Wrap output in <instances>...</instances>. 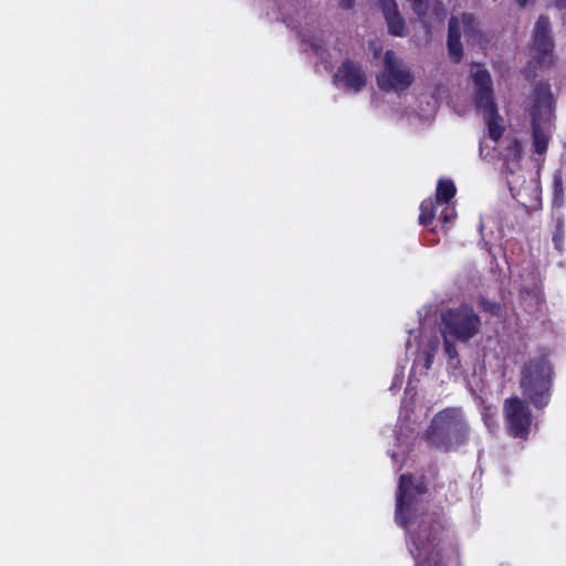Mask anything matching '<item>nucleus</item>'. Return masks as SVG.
<instances>
[{"mask_svg": "<svg viewBox=\"0 0 566 566\" xmlns=\"http://www.w3.org/2000/svg\"><path fill=\"white\" fill-rule=\"evenodd\" d=\"M447 48L449 57L453 63H460L463 57L461 43V28L458 18L451 17L448 23Z\"/></svg>", "mask_w": 566, "mask_h": 566, "instance_id": "9", "label": "nucleus"}, {"mask_svg": "<svg viewBox=\"0 0 566 566\" xmlns=\"http://www.w3.org/2000/svg\"><path fill=\"white\" fill-rule=\"evenodd\" d=\"M532 138L534 151L544 155L548 149L549 137L538 123V118H535V115L532 118Z\"/></svg>", "mask_w": 566, "mask_h": 566, "instance_id": "14", "label": "nucleus"}, {"mask_svg": "<svg viewBox=\"0 0 566 566\" xmlns=\"http://www.w3.org/2000/svg\"><path fill=\"white\" fill-rule=\"evenodd\" d=\"M463 32L469 44L482 45L486 42L484 34L479 29V22L474 14L463 13L462 15Z\"/></svg>", "mask_w": 566, "mask_h": 566, "instance_id": "12", "label": "nucleus"}, {"mask_svg": "<svg viewBox=\"0 0 566 566\" xmlns=\"http://www.w3.org/2000/svg\"><path fill=\"white\" fill-rule=\"evenodd\" d=\"M479 315L469 305L448 308L441 314V334L449 335L459 342H468L480 329Z\"/></svg>", "mask_w": 566, "mask_h": 566, "instance_id": "4", "label": "nucleus"}, {"mask_svg": "<svg viewBox=\"0 0 566 566\" xmlns=\"http://www.w3.org/2000/svg\"><path fill=\"white\" fill-rule=\"evenodd\" d=\"M549 355L548 349L539 348L521 367L518 381L521 394L538 410L545 408L552 397L555 370Z\"/></svg>", "mask_w": 566, "mask_h": 566, "instance_id": "2", "label": "nucleus"}, {"mask_svg": "<svg viewBox=\"0 0 566 566\" xmlns=\"http://www.w3.org/2000/svg\"><path fill=\"white\" fill-rule=\"evenodd\" d=\"M523 157V145L522 142L514 137L512 138L507 146L504 148V159L507 163L518 164Z\"/></svg>", "mask_w": 566, "mask_h": 566, "instance_id": "17", "label": "nucleus"}, {"mask_svg": "<svg viewBox=\"0 0 566 566\" xmlns=\"http://www.w3.org/2000/svg\"><path fill=\"white\" fill-rule=\"evenodd\" d=\"M438 202L432 199H426L420 205L419 223L429 226L436 217V206Z\"/></svg>", "mask_w": 566, "mask_h": 566, "instance_id": "18", "label": "nucleus"}, {"mask_svg": "<svg viewBox=\"0 0 566 566\" xmlns=\"http://www.w3.org/2000/svg\"><path fill=\"white\" fill-rule=\"evenodd\" d=\"M457 188L452 180L440 179L437 185L436 201L438 203H449L455 196Z\"/></svg>", "mask_w": 566, "mask_h": 566, "instance_id": "16", "label": "nucleus"}, {"mask_svg": "<svg viewBox=\"0 0 566 566\" xmlns=\"http://www.w3.org/2000/svg\"><path fill=\"white\" fill-rule=\"evenodd\" d=\"M439 468L429 464L416 478L400 474L396 496V521L407 530V546L415 559L413 566H449L458 549L454 537L441 513L424 512L417 515L422 497L429 494L430 481L437 480Z\"/></svg>", "mask_w": 566, "mask_h": 566, "instance_id": "1", "label": "nucleus"}, {"mask_svg": "<svg viewBox=\"0 0 566 566\" xmlns=\"http://www.w3.org/2000/svg\"><path fill=\"white\" fill-rule=\"evenodd\" d=\"M555 7L558 9H565L566 8V0H554Z\"/></svg>", "mask_w": 566, "mask_h": 566, "instance_id": "28", "label": "nucleus"}, {"mask_svg": "<svg viewBox=\"0 0 566 566\" xmlns=\"http://www.w3.org/2000/svg\"><path fill=\"white\" fill-rule=\"evenodd\" d=\"M483 117L488 126L489 137L494 142H499L505 130L504 126L501 124L502 117L499 112H495V114L492 113L484 115Z\"/></svg>", "mask_w": 566, "mask_h": 566, "instance_id": "15", "label": "nucleus"}, {"mask_svg": "<svg viewBox=\"0 0 566 566\" xmlns=\"http://www.w3.org/2000/svg\"><path fill=\"white\" fill-rule=\"evenodd\" d=\"M530 401L518 396H512L503 401L502 413L507 434L512 438L526 440L533 422Z\"/></svg>", "mask_w": 566, "mask_h": 566, "instance_id": "5", "label": "nucleus"}, {"mask_svg": "<svg viewBox=\"0 0 566 566\" xmlns=\"http://www.w3.org/2000/svg\"><path fill=\"white\" fill-rule=\"evenodd\" d=\"M469 436V426L461 409L446 408L432 418L424 439L436 449L450 452L465 444Z\"/></svg>", "mask_w": 566, "mask_h": 566, "instance_id": "3", "label": "nucleus"}, {"mask_svg": "<svg viewBox=\"0 0 566 566\" xmlns=\"http://www.w3.org/2000/svg\"><path fill=\"white\" fill-rule=\"evenodd\" d=\"M432 361H433V355L430 354V353H427L426 354L424 368L429 369L431 367V365H432Z\"/></svg>", "mask_w": 566, "mask_h": 566, "instance_id": "27", "label": "nucleus"}, {"mask_svg": "<svg viewBox=\"0 0 566 566\" xmlns=\"http://www.w3.org/2000/svg\"><path fill=\"white\" fill-rule=\"evenodd\" d=\"M454 217H455V212L453 211V209H450L449 207H444L443 210L441 211V214L439 218L443 223H447V222L451 221Z\"/></svg>", "mask_w": 566, "mask_h": 566, "instance_id": "24", "label": "nucleus"}, {"mask_svg": "<svg viewBox=\"0 0 566 566\" xmlns=\"http://www.w3.org/2000/svg\"><path fill=\"white\" fill-rule=\"evenodd\" d=\"M553 242L556 250L563 251L564 245V229L558 224L553 233Z\"/></svg>", "mask_w": 566, "mask_h": 566, "instance_id": "23", "label": "nucleus"}, {"mask_svg": "<svg viewBox=\"0 0 566 566\" xmlns=\"http://www.w3.org/2000/svg\"><path fill=\"white\" fill-rule=\"evenodd\" d=\"M553 201L554 205L560 206L564 200V174L560 169L553 175Z\"/></svg>", "mask_w": 566, "mask_h": 566, "instance_id": "19", "label": "nucleus"}, {"mask_svg": "<svg viewBox=\"0 0 566 566\" xmlns=\"http://www.w3.org/2000/svg\"><path fill=\"white\" fill-rule=\"evenodd\" d=\"M382 13L398 8L396 0H379Z\"/></svg>", "mask_w": 566, "mask_h": 566, "instance_id": "25", "label": "nucleus"}, {"mask_svg": "<svg viewBox=\"0 0 566 566\" xmlns=\"http://www.w3.org/2000/svg\"><path fill=\"white\" fill-rule=\"evenodd\" d=\"M474 105L482 115L495 114L499 112L497 105L494 101L493 87L475 88L474 92Z\"/></svg>", "mask_w": 566, "mask_h": 566, "instance_id": "11", "label": "nucleus"}, {"mask_svg": "<svg viewBox=\"0 0 566 566\" xmlns=\"http://www.w3.org/2000/svg\"><path fill=\"white\" fill-rule=\"evenodd\" d=\"M443 337V348L447 357L452 360L458 357V350L454 344L453 337L442 334Z\"/></svg>", "mask_w": 566, "mask_h": 566, "instance_id": "22", "label": "nucleus"}, {"mask_svg": "<svg viewBox=\"0 0 566 566\" xmlns=\"http://www.w3.org/2000/svg\"><path fill=\"white\" fill-rule=\"evenodd\" d=\"M473 83L476 88L493 87L490 72L485 69H480L473 73Z\"/></svg>", "mask_w": 566, "mask_h": 566, "instance_id": "20", "label": "nucleus"}, {"mask_svg": "<svg viewBox=\"0 0 566 566\" xmlns=\"http://www.w3.org/2000/svg\"><path fill=\"white\" fill-rule=\"evenodd\" d=\"M415 76L396 53L391 50L385 52L384 70L377 75V85L382 92L405 91L411 86Z\"/></svg>", "mask_w": 566, "mask_h": 566, "instance_id": "6", "label": "nucleus"}, {"mask_svg": "<svg viewBox=\"0 0 566 566\" xmlns=\"http://www.w3.org/2000/svg\"><path fill=\"white\" fill-rule=\"evenodd\" d=\"M354 0H338V4L342 9L348 10L354 7Z\"/></svg>", "mask_w": 566, "mask_h": 566, "instance_id": "26", "label": "nucleus"}, {"mask_svg": "<svg viewBox=\"0 0 566 566\" xmlns=\"http://www.w3.org/2000/svg\"><path fill=\"white\" fill-rule=\"evenodd\" d=\"M554 99L551 90V84L547 81H539L534 87V105L532 111V117H538V113L542 108L551 111Z\"/></svg>", "mask_w": 566, "mask_h": 566, "instance_id": "10", "label": "nucleus"}, {"mask_svg": "<svg viewBox=\"0 0 566 566\" xmlns=\"http://www.w3.org/2000/svg\"><path fill=\"white\" fill-rule=\"evenodd\" d=\"M388 27V32L395 36H405L407 34L405 19L399 9L389 10L382 13Z\"/></svg>", "mask_w": 566, "mask_h": 566, "instance_id": "13", "label": "nucleus"}, {"mask_svg": "<svg viewBox=\"0 0 566 566\" xmlns=\"http://www.w3.org/2000/svg\"><path fill=\"white\" fill-rule=\"evenodd\" d=\"M479 306L483 312L491 314L493 316H499L502 313V306L500 303L490 301L485 297H480Z\"/></svg>", "mask_w": 566, "mask_h": 566, "instance_id": "21", "label": "nucleus"}, {"mask_svg": "<svg viewBox=\"0 0 566 566\" xmlns=\"http://www.w3.org/2000/svg\"><path fill=\"white\" fill-rule=\"evenodd\" d=\"M528 1H530V0H516L517 4H518L520 7H522V8H523V7H525V6L527 4V2H528Z\"/></svg>", "mask_w": 566, "mask_h": 566, "instance_id": "29", "label": "nucleus"}, {"mask_svg": "<svg viewBox=\"0 0 566 566\" xmlns=\"http://www.w3.org/2000/svg\"><path fill=\"white\" fill-rule=\"evenodd\" d=\"M334 83L342 84L346 91L358 93L367 84V76L361 65L345 59L333 76Z\"/></svg>", "mask_w": 566, "mask_h": 566, "instance_id": "8", "label": "nucleus"}, {"mask_svg": "<svg viewBox=\"0 0 566 566\" xmlns=\"http://www.w3.org/2000/svg\"><path fill=\"white\" fill-rule=\"evenodd\" d=\"M554 40L551 35V22L547 15H539L532 32V61L535 66L546 70L555 64Z\"/></svg>", "mask_w": 566, "mask_h": 566, "instance_id": "7", "label": "nucleus"}]
</instances>
